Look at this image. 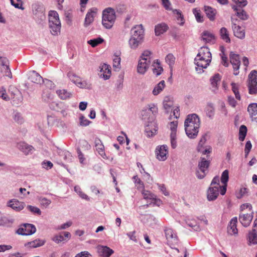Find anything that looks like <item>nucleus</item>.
<instances>
[{
	"instance_id": "nucleus-46",
	"label": "nucleus",
	"mask_w": 257,
	"mask_h": 257,
	"mask_svg": "<svg viewBox=\"0 0 257 257\" xmlns=\"http://www.w3.org/2000/svg\"><path fill=\"white\" fill-rule=\"evenodd\" d=\"M193 13L195 16L196 21L198 22L201 23L203 22V17L201 14V11L200 10L195 8L193 10Z\"/></svg>"
},
{
	"instance_id": "nucleus-13",
	"label": "nucleus",
	"mask_w": 257,
	"mask_h": 257,
	"mask_svg": "<svg viewBox=\"0 0 257 257\" xmlns=\"http://www.w3.org/2000/svg\"><path fill=\"white\" fill-rule=\"evenodd\" d=\"M168 153V147L167 146L163 145L156 148V157L160 161L166 160L167 158Z\"/></svg>"
},
{
	"instance_id": "nucleus-52",
	"label": "nucleus",
	"mask_w": 257,
	"mask_h": 257,
	"mask_svg": "<svg viewBox=\"0 0 257 257\" xmlns=\"http://www.w3.org/2000/svg\"><path fill=\"white\" fill-rule=\"evenodd\" d=\"M136 186L137 187L138 189H144V185L143 182L141 180V179L138 177L137 175L135 176L133 178Z\"/></svg>"
},
{
	"instance_id": "nucleus-18",
	"label": "nucleus",
	"mask_w": 257,
	"mask_h": 257,
	"mask_svg": "<svg viewBox=\"0 0 257 257\" xmlns=\"http://www.w3.org/2000/svg\"><path fill=\"white\" fill-rule=\"evenodd\" d=\"M131 34L133 37H137V38H141L144 39V29L142 24L136 25L131 30Z\"/></svg>"
},
{
	"instance_id": "nucleus-21",
	"label": "nucleus",
	"mask_w": 257,
	"mask_h": 257,
	"mask_svg": "<svg viewBox=\"0 0 257 257\" xmlns=\"http://www.w3.org/2000/svg\"><path fill=\"white\" fill-rule=\"evenodd\" d=\"M97 251L99 255L102 257H109L113 253L114 251L107 246L98 245Z\"/></svg>"
},
{
	"instance_id": "nucleus-41",
	"label": "nucleus",
	"mask_w": 257,
	"mask_h": 257,
	"mask_svg": "<svg viewBox=\"0 0 257 257\" xmlns=\"http://www.w3.org/2000/svg\"><path fill=\"white\" fill-rule=\"evenodd\" d=\"M221 77L218 73L215 74L213 76L210 78V82L211 85L213 87L217 89L218 85L221 80Z\"/></svg>"
},
{
	"instance_id": "nucleus-10",
	"label": "nucleus",
	"mask_w": 257,
	"mask_h": 257,
	"mask_svg": "<svg viewBox=\"0 0 257 257\" xmlns=\"http://www.w3.org/2000/svg\"><path fill=\"white\" fill-rule=\"evenodd\" d=\"M29 79L32 82L37 84H41V82H44L46 85H50V86L53 85L51 81L48 79L44 80L39 74L34 71L30 74Z\"/></svg>"
},
{
	"instance_id": "nucleus-34",
	"label": "nucleus",
	"mask_w": 257,
	"mask_h": 257,
	"mask_svg": "<svg viewBox=\"0 0 257 257\" xmlns=\"http://www.w3.org/2000/svg\"><path fill=\"white\" fill-rule=\"evenodd\" d=\"M152 67L153 72L155 75L159 76L162 73L163 69L158 60L154 62Z\"/></svg>"
},
{
	"instance_id": "nucleus-6",
	"label": "nucleus",
	"mask_w": 257,
	"mask_h": 257,
	"mask_svg": "<svg viewBox=\"0 0 257 257\" xmlns=\"http://www.w3.org/2000/svg\"><path fill=\"white\" fill-rule=\"evenodd\" d=\"M209 164V160H207L205 158H200V161L198 163L199 170L196 172V176L198 178L201 179L205 176Z\"/></svg>"
},
{
	"instance_id": "nucleus-35",
	"label": "nucleus",
	"mask_w": 257,
	"mask_h": 257,
	"mask_svg": "<svg viewBox=\"0 0 257 257\" xmlns=\"http://www.w3.org/2000/svg\"><path fill=\"white\" fill-rule=\"evenodd\" d=\"M45 243L44 240L37 239L32 241L28 242L25 244V246H28L31 248H36L43 245Z\"/></svg>"
},
{
	"instance_id": "nucleus-49",
	"label": "nucleus",
	"mask_w": 257,
	"mask_h": 257,
	"mask_svg": "<svg viewBox=\"0 0 257 257\" xmlns=\"http://www.w3.org/2000/svg\"><path fill=\"white\" fill-rule=\"evenodd\" d=\"M142 194L145 199H149L152 200L153 199H155V195L149 191L143 189Z\"/></svg>"
},
{
	"instance_id": "nucleus-39",
	"label": "nucleus",
	"mask_w": 257,
	"mask_h": 257,
	"mask_svg": "<svg viewBox=\"0 0 257 257\" xmlns=\"http://www.w3.org/2000/svg\"><path fill=\"white\" fill-rule=\"evenodd\" d=\"M231 90L235 95V98L238 100H240L241 96L239 92V84L234 82L231 83Z\"/></svg>"
},
{
	"instance_id": "nucleus-28",
	"label": "nucleus",
	"mask_w": 257,
	"mask_h": 257,
	"mask_svg": "<svg viewBox=\"0 0 257 257\" xmlns=\"http://www.w3.org/2000/svg\"><path fill=\"white\" fill-rule=\"evenodd\" d=\"M202 39L206 43L213 44L215 41L214 35L208 31H204L201 35Z\"/></svg>"
},
{
	"instance_id": "nucleus-61",
	"label": "nucleus",
	"mask_w": 257,
	"mask_h": 257,
	"mask_svg": "<svg viewBox=\"0 0 257 257\" xmlns=\"http://www.w3.org/2000/svg\"><path fill=\"white\" fill-rule=\"evenodd\" d=\"M77 86L81 88L88 89L90 88L91 85L90 84L87 83L86 81L81 80Z\"/></svg>"
},
{
	"instance_id": "nucleus-53",
	"label": "nucleus",
	"mask_w": 257,
	"mask_h": 257,
	"mask_svg": "<svg viewBox=\"0 0 257 257\" xmlns=\"http://www.w3.org/2000/svg\"><path fill=\"white\" fill-rule=\"evenodd\" d=\"M39 201L41 205L45 208H47L51 203V201L45 197L39 198Z\"/></svg>"
},
{
	"instance_id": "nucleus-19",
	"label": "nucleus",
	"mask_w": 257,
	"mask_h": 257,
	"mask_svg": "<svg viewBox=\"0 0 257 257\" xmlns=\"http://www.w3.org/2000/svg\"><path fill=\"white\" fill-rule=\"evenodd\" d=\"M253 218V213L240 214L239 216V220L241 224L246 227L248 226Z\"/></svg>"
},
{
	"instance_id": "nucleus-20",
	"label": "nucleus",
	"mask_w": 257,
	"mask_h": 257,
	"mask_svg": "<svg viewBox=\"0 0 257 257\" xmlns=\"http://www.w3.org/2000/svg\"><path fill=\"white\" fill-rule=\"evenodd\" d=\"M228 178V171L225 170L222 172L221 177V182L223 184L220 187V194L222 195H224L226 193Z\"/></svg>"
},
{
	"instance_id": "nucleus-16",
	"label": "nucleus",
	"mask_w": 257,
	"mask_h": 257,
	"mask_svg": "<svg viewBox=\"0 0 257 257\" xmlns=\"http://www.w3.org/2000/svg\"><path fill=\"white\" fill-rule=\"evenodd\" d=\"M100 73L99 74L100 77L104 80L108 79L111 75V67L106 64H103L100 66Z\"/></svg>"
},
{
	"instance_id": "nucleus-8",
	"label": "nucleus",
	"mask_w": 257,
	"mask_h": 257,
	"mask_svg": "<svg viewBox=\"0 0 257 257\" xmlns=\"http://www.w3.org/2000/svg\"><path fill=\"white\" fill-rule=\"evenodd\" d=\"M158 109L156 105L155 104H150L148 105L147 109H145L142 111V115L144 119L147 118L146 114H152L148 118L149 120H154L155 116L158 113Z\"/></svg>"
},
{
	"instance_id": "nucleus-51",
	"label": "nucleus",
	"mask_w": 257,
	"mask_h": 257,
	"mask_svg": "<svg viewBox=\"0 0 257 257\" xmlns=\"http://www.w3.org/2000/svg\"><path fill=\"white\" fill-rule=\"evenodd\" d=\"M74 190L82 199H85L86 200H89L88 196L81 191V188L79 186H75L74 187Z\"/></svg>"
},
{
	"instance_id": "nucleus-1",
	"label": "nucleus",
	"mask_w": 257,
	"mask_h": 257,
	"mask_svg": "<svg viewBox=\"0 0 257 257\" xmlns=\"http://www.w3.org/2000/svg\"><path fill=\"white\" fill-rule=\"evenodd\" d=\"M200 121L196 114H189L184 122L185 130L187 136L191 139L195 138L199 132Z\"/></svg>"
},
{
	"instance_id": "nucleus-14",
	"label": "nucleus",
	"mask_w": 257,
	"mask_h": 257,
	"mask_svg": "<svg viewBox=\"0 0 257 257\" xmlns=\"http://www.w3.org/2000/svg\"><path fill=\"white\" fill-rule=\"evenodd\" d=\"M97 12V9L92 8L89 9L86 14L84 25L85 27L88 26L94 21V17L96 16Z\"/></svg>"
},
{
	"instance_id": "nucleus-9",
	"label": "nucleus",
	"mask_w": 257,
	"mask_h": 257,
	"mask_svg": "<svg viewBox=\"0 0 257 257\" xmlns=\"http://www.w3.org/2000/svg\"><path fill=\"white\" fill-rule=\"evenodd\" d=\"M237 21L236 19L234 20L233 18L231 19L232 30L235 37L239 39H243L245 38V30L244 29L235 23Z\"/></svg>"
},
{
	"instance_id": "nucleus-22",
	"label": "nucleus",
	"mask_w": 257,
	"mask_h": 257,
	"mask_svg": "<svg viewBox=\"0 0 257 257\" xmlns=\"http://www.w3.org/2000/svg\"><path fill=\"white\" fill-rule=\"evenodd\" d=\"M206 141V135H204L201 137L197 147L198 151L201 153L203 155L210 153L211 152V148L210 147H208V148H204L203 146L205 144Z\"/></svg>"
},
{
	"instance_id": "nucleus-59",
	"label": "nucleus",
	"mask_w": 257,
	"mask_h": 257,
	"mask_svg": "<svg viewBox=\"0 0 257 257\" xmlns=\"http://www.w3.org/2000/svg\"><path fill=\"white\" fill-rule=\"evenodd\" d=\"M27 208L30 211L33 212L34 213H37L38 215H41V211L40 209L37 207L33 206L31 205H28Z\"/></svg>"
},
{
	"instance_id": "nucleus-40",
	"label": "nucleus",
	"mask_w": 257,
	"mask_h": 257,
	"mask_svg": "<svg viewBox=\"0 0 257 257\" xmlns=\"http://www.w3.org/2000/svg\"><path fill=\"white\" fill-rule=\"evenodd\" d=\"M247 84H257V71L252 70L248 75Z\"/></svg>"
},
{
	"instance_id": "nucleus-29",
	"label": "nucleus",
	"mask_w": 257,
	"mask_h": 257,
	"mask_svg": "<svg viewBox=\"0 0 257 257\" xmlns=\"http://www.w3.org/2000/svg\"><path fill=\"white\" fill-rule=\"evenodd\" d=\"M232 9L235 12L236 15L241 20H246L248 19V15L246 12L242 9V7H238L236 6H233Z\"/></svg>"
},
{
	"instance_id": "nucleus-37",
	"label": "nucleus",
	"mask_w": 257,
	"mask_h": 257,
	"mask_svg": "<svg viewBox=\"0 0 257 257\" xmlns=\"http://www.w3.org/2000/svg\"><path fill=\"white\" fill-rule=\"evenodd\" d=\"M248 241L249 244H256L257 243V233L255 229L248 233Z\"/></svg>"
},
{
	"instance_id": "nucleus-11",
	"label": "nucleus",
	"mask_w": 257,
	"mask_h": 257,
	"mask_svg": "<svg viewBox=\"0 0 257 257\" xmlns=\"http://www.w3.org/2000/svg\"><path fill=\"white\" fill-rule=\"evenodd\" d=\"M230 62L232 65L234 74L237 75L239 73L238 70L240 65V61L238 55L231 52L230 54Z\"/></svg>"
},
{
	"instance_id": "nucleus-7",
	"label": "nucleus",
	"mask_w": 257,
	"mask_h": 257,
	"mask_svg": "<svg viewBox=\"0 0 257 257\" xmlns=\"http://www.w3.org/2000/svg\"><path fill=\"white\" fill-rule=\"evenodd\" d=\"M36 231L35 226L31 224L26 223L21 225L17 230L16 233L22 235H30Z\"/></svg>"
},
{
	"instance_id": "nucleus-48",
	"label": "nucleus",
	"mask_w": 257,
	"mask_h": 257,
	"mask_svg": "<svg viewBox=\"0 0 257 257\" xmlns=\"http://www.w3.org/2000/svg\"><path fill=\"white\" fill-rule=\"evenodd\" d=\"M248 93L251 95L257 94V84H247Z\"/></svg>"
},
{
	"instance_id": "nucleus-64",
	"label": "nucleus",
	"mask_w": 257,
	"mask_h": 257,
	"mask_svg": "<svg viewBox=\"0 0 257 257\" xmlns=\"http://www.w3.org/2000/svg\"><path fill=\"white\" fill-rule=\"evenodd\" d=\"M53 240L55 242L58 243L64 240V237L62 235H55L53 238Z\"/></svg>"
},
{
	"instance_id": "nucleus-33",
	"label": "nucleus",
	"mask_w": 257,
	"mask_h": 257,
	"mask_svg": "<svg viewBox=\"0 0 257 257\" xmlns=\"http://www.w3.org/2000/svg\"><path fill=\"white\" fill-rule=\"evenodd\" d=\"M143 41V39H141V38L131 36L129 40V45L132 49H136L142 43Z\"/></svg>"
},
{
	"instance_id": "nucleus-38",
	"label": "nucleus",
	"mask_w": 257,
	"mask_h": 257,
	"mask_svg": "<svg viewBox=\"0 0 257 257\" xmlns=\"http://www.w3.org/2000/svg\"><path fill=\"white\" fill-rule=\"evenodd\" d=\"M221 38L226 43H230V39L229 37L228 32L226 28L222 27L220 30Z\"/></svg>"
},
{
	"instance_id": "nucleus-44",
	"label": "nucleus",
	"mask_w": 257,
	"mask_h": 257,
	"mask_svg": "<svg viewBox=\"0 0 257 257\" xmlns=\"http://www.w3.org/2000/svg\"><path fill=\"white\" fill-rule=\"evenodd\" d=\"M247 133V127L244 125H241L239 128V140L240 141H243L245 138Z\"/></svg>"
},
{
	"instance_id": "nucleus-47",
	"label": "nucleus",
	"mask_w": 257,
	"mask_h": 257,
	"mask_svg": "<svg viewBox=\"0 0 257 257\" xmlns=\"http://www.w3.org/2000/svg\"><path fill=\"white\" fill-rule=\"evenodd\" d=\"M103 42V39L100 37L96 39L90 40L88 41V43L92 47H95Z\"/></svg>"
},
{
	"instance_id": "nucleus-55",
	"label": "nucleus",
	"mask_w": 257,
	"mask_h": 257,
	"mask_svg": "<svg viewBox=\"0 0 257 257\" xmlns=\"http://www.w3.org/2000/svg\"><path fill=\"white\" fill-rule=\"evenodd\" d=\"M12 5L14 6L16 8L20 9H24L22 7L23 2L22 0H10Z\"/></svg>"
},
{
	"instance_id": "nucleus-12",
	"label": "nucleus",
	"mask_w": 257,
	"mask_h": 257,
	"mask_svg": "<svg viewBox=\"0 0 257 257\" xmlns=\"http://www.w3.org/2000/svg\"><path fill=\"white\" fill-rule=\"evenodd\" d=\"M165 233L167 241L171 245L178 242V237L172 228H166L165 230Z\"/></svg>"
},
{
	"instance_id": "nucleus-2",
	"label": "nucleus",
	"mask_w": 257,
	"mask_h": 257,
	"mask_svg": "<svg viewBox=\"0 0 257 257\" xmlns=\"http://www.w3.org/2000/svg\"><path fill=\"white\" fill-rule=\"evenodd\" d=\"M211 61V54L208 48L202 47L199 50L194 61L197 67L196 69L201 71L206 68Z\"/></svg>"
},
{
	"instance_id": "nucleus-5",
	"label": "nucleus",
	"mask_w": 257,
	"mask_h": 257,
	"mask_svg": "<svg viewBox=\"0 0 257 257\" xmlns=\"http://www.w3.org/2000/svg\"><path fill=\"white\" fill-rule=\"evenodd\" d=\"M116 19L115 12L111 8L104 9L102 12V24L106 29H110L113 26Z\"/></svg>"
},
{
	"instance_id": "nucleus-26",
	"label": "nucleus",
	"mask_w": 257,
	"mask_h": 257,
	"mask_svg": "<svg viewBox=\"0 0 257 257\" xmlns=\"http://www.w3.org/2000/svg\"><path fill=\"white\" fill-rule=\"evenodd\" d=\"M247 111L252 120L257 121V103H252L248 105Z\"/></svg>"
},
{
	"instance_id": "nucleus-56",
	"label": "nucleus",
	"mask_w": 257,
	"mask_h": 257,
	"mask_svg": "<svg viewBox=\"0 0 257 257\" xmlns=\"http://www.w3.org/2000/svg\"><path fill=\"white\" fill-rule=\"evenodd\" d=\"M248 189L244 187H241L239 192L236 194V197L238 198H241L243 196L247 194Z\"/></svg>"
},
{
	"instance_id": "nucleus-58",
	"label": "nucleus",
	"mask_w": 257,
	"mask_h": 257,
	"mask_svg": "<svg viewBox=\"0 0 257 257\" xmlns=\"http://www.w3.org/2000/svg\"><path fill=\"white\" fill-rule=\"evenodd\" d=\"M91 122L90 121L85 118V116L82 115L80 117V124L82 126H87Z\"/></svg>"
},
{
	"instance_id": "nucleus-23",
	"label": "nucleus",
	"mask_w": 257,
	"mask_h": 257,
	"mask_svg": "<svg viewBox=\"0 0 257 257\" xmlns=\"http://www.w3.org/2000/svg\"><path fill=\"white\" fill-rule=\"evenodd\" d=\"M237 218L236 217L232 218L229 222L227 227V231L231 235H236L238 233V230L236 227Z\"/></svg>"
},
{
	"instance_id": "nucleus-25",
	"label": "nucleus",
	"mask_w": 257,
	"mask_h": 257,
	"mask_svg": "<svg viewBox=\"0 0 257 257\" xmlns=\"http://www.w3.org/2000/svg\"><path fill=\"white\" fill-rule=\"evenodd\" d=\"M94 144L96 151L103 158H105L106 155L104 151V147L101 141L96 138L94 140Z\"/></svg>"
},
{
	"instance_id": "nucleus-63",
	"label": "nucleus",
	"mask_w": 257,
	"mask_h": 257,
	"mask_svg": "<svg viewBox=\"0 0 257 257\" xmlns=\"http://www.w3.org/2000/svg\"><path fill=\"white\" fill-rule=\"evenodd\" d=\"M227 100L230 106H231L233 107H235L236 106L237 103L233 96H228Z\"/></svg>"
},
{
	"instance_id": "nucleus-24",
	"label": "nucleus",
	"mask_w": 257,
	"mask_h": 257,
	"mask_svg": "<svg viewBox=\"0 0 257 257\" xmlns=\"http://www.w3.org/2000/svg\"><path fill=\"white\" fill-rule=\"evenodd\" d=\"M8 206L11 207L17 211H20L24 209L25 203L16 199L10 200L8 203Z\"/></svg>"
},
{
	"instance_id": "nucleus-15",
	"label": "nucleus",
	"mask_w": 257,
	"mask_h": 257,
	"mask_svg": "<svg viewBox=\"0 0 257 257\" xmlns=\"http://www.w3.org/2000/svg\"><path fill=\"white\" fill-rule=\"evenodd\" d=\"M158 131V126L155 122L152 120L145 127V132L148 137H152L155 136Z\"/></svg>"
},
{
	"instance_id": "nucleus-3",
	"label": "nucleus",
	"mask_w": 257,
	"mask_h": 257,
	"mask_svg": "<svg viewBox=\"0 0 257 257\" xmlns=\"http://www.w3.org/2000/svg\"><path fill=\"white\" fill-rule=\"evenodd\" d=\"M152 55V53L148 50H146L142 53L137 67L139 73L144 74L147 71L151 63Z\"/></svg>"
},
{
	"instance_id": "nucleus-30",
	"label": "nucleus",
	"mask_w": 257,
	"mask_h": 257,
	"mask_svg": "<svg viewBox=\"0 0 257 257\" xmlns=\"http://www.w3.org/2000/svg\"><path fill=\"white\" fill-rule=\"evenodd\" d=\"M15 221V219L11 216H3L0 219V225L11 227Z\"/></svg>"
},
{
	"instance_id": "nucleus-45",
	"label": "nucleus",
	"mask_w": 257,
	"mask_h": 257,
	"mask_svg": "<svg viewBox=\"0 0 257 257\" xmlns=\"http://www.w3.org/2000/svg\"><path fill=\"white\" fill-rule=\"evenodd\" d=\"M165 60L166 62L168 64V65L170 66V67L172 69L175 63V57L172 54H169L166 57Z\"/></svg>"
},
{
	"instance_id": "nucleus-62",
	"label": "nucleus",
	"mask_w": 257,
	"mask_h": 257,
	"mask_svg": "<svg viewBox=\"0 0 257 257\" xmlns=\"http://www.w3.org/2000/svg\"><path fill=\"white\" fill-rule=\"evenodd\" d=\"M0 97H2L4 100L8 101L10 99L9 97L6 94V90L2 88L0 89Z\"/></svg>"
},
{
	"instance_id": "nucleus-4",
	"label": "nucleus",
	"mask_w": 257,
	"mask_h": 257,
	"mask_svg": "<svg viewBox=\"0 0 257 257\" xmlns=\"http://www.w3.org/2000/svg\"><path fill=\"white\" fill-rule=\"evenodd\" d=\"M49 25L53 35H58L60 33L61 23L58 13L51 11L49 14Z\"/></svg>"
},
{
	"instance_id": "nucleus-32",
	"label": "nucleus",
	"mask_w": 257,
	"mask_h": 257,
	"mask_svg": "<svg viewBox=\"0 0 257 257\" xmlns=\"http://www.w3.org/2000/svg\"><path fill=\"white\" fill-rule=\"evenodd\" d=\"M168 29V26L165 23L159 24L155 26V32L157 36H159L166 32Z\"/></svg>"
},
{
	"instance_id": "nucleus-43",
	"label": "nucleus",
	"mask_w": 257,
	"mask_h": 257,
	"mask_svg": "<svg viewBox=\"0 0 257 257\" xmlns=\"http://www.w3.org/2000/svg\"><path fill=\"white\" fill-rule=\"evenodd\" d=\"M121 59L119 55H115L113 59V67L115 71L119 70L120 68Z\"/></svg>"
},
{
	"instance_id": "nucleus-17",
	"label": "nucleus",
	"mask_w": 257,
	"mask_h": 257,
	"mask_svg": "<svg viewBox=\"0 0 257 257\" xmlns=\"http://www.w3.org/2000/svg\"><path fill=\"white\" fill-rule=\"evenodd\" d=\"M219 192L220 187L210 186L207 191V199L209 201L215 200L217 198Z\"/></svg>"
},
{
	"instance_id": "nucleus-42",
	"label": "nucleus",
	"mask_w": 257,
	"mask_h": 257,
	"mask_svg": "<svg viewBox=\"0 0 257 257\" xmlns=\"http://www.w3.org/2000/svg\"><path fill=\"white\" fill-rule=\"evenodd\" d=\"M56 92L61 99L69 98L71 96V93L65 89L58 90Z\"/></svg>"
},
{
	"instance_id": "nucleus-54",
	"label": "nucleus",
	"mask_w": 257,
	"mask_h": 257,
	"mask_svg": "<svg viewBox=\"0 0 257 257\" xmlns=\"http://www.w3.org/2000/svg\"><path fill=\"white\" fill-rule=\"evenodd\" d=\"M214 109L212 104H208L206 108V112L209 117H211L214 115Z\"/></svg>"
},
{
	"instance_id": "nucleus-57",
	"label": "nucleus",
	"mask_w": 257,
	"mask_h": 257,
	"mask_svg": "<svg viewBox=\"0 0 257 257\" xmlns=\"http://www.w3.org/2000/svg\"><path fill=\"white\" fill-rule=\"evenodd\" d=\"M220 180L219 177L218 176H215L212 179L210 186H216L218 187H221V186L220 185Z\"/></svg>"
},
{
	"instance_id": "nucleus-50",
	"label": "nucleus",
	"mask_w": 257,
	"mask_h": 257,
	"mask_svg": "<svg viewBox=\"0 0 257 257\" xmlns=\"http://www.w3.org/2000/svg\"><path fill=\"white\" fill-rule=\"evenodd\" d=\"M178 126V121H173L169 123V127L170 130L171 131L170 135H172L173 134H174V136H176V132L177 128Z\"/></svg>"
},
{
	"instance_id": "nucleus-60",
	"label": "nucleus",
	"mask_w": 257,
	"mask_h": 257,
	"mask_svg": "<svg viewBox=\"0 0 257 257\" xmlns=\"http://www.w3.org/2000/svg\"><path fill=\"white\" fill-rule=\"evenodd\" d=\"M252 147L251 144L249 141H247L245 146L244 149V153H245V157H247V155L249 154V151H250Z\"/></svg>"
},
{
	"instance_id": "nucleus-31",
	"label": "nucleus",
	"mask_w": 257,
	"mask_h": 257,
	"mask_svg": "<svg viewBox=\"0 0 257 257\" xmlns=\"http://www.w3.org/2000/svg\"><path fill=\"white\" fill-rule=\"evenodd\" d=\"M204 11L207 17L210 21H214L215 19L216 10L209 6L204 7Z\"/></svg>"
},
{
	"instance_id": "nucleus-27",
	"label": "nucleus",
	"mask_w": 257,
	"mask_h": 257,
	"mask_svg": "<svg viewBox=\"0 0 257 257\" xmlns=\"http://www.w3.org/2000/svg\"><path fill=\"white\" fill-rule=\"evenodd\" d=\"M17 147L25 155H28L31 153L34 149V148L32 146L29 145L25 142L18 143Z\"/></svg>"
},
{
	"instance_id": "nucleus-36",
	"label": "nucleus",
	"mask_w": 257,
	"mask_h": 257,
	"mask_svg": "<svg viewBox=\"0 0 257 257\" xmlns=\"http://www.w3.org/2000/svg\"><path fill=\"white\" fill-rule=\"evenodd\" d=\"M166 86L165 82L164 80L161 81L157 85H156L152 93L154 95H157L159 93H160L164 89Z\"/></svg>"
}]
</instances>
